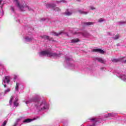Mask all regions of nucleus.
<instances>
[{
	"label": "nucleus",
	"mask_w": 126,
	"mask_h": 126,
	"mask_svg": "<svg viewBox=\"0 0 126 126\" xmlns=\"http://www.w3.org/2000/svg\"><path fill=\"white\" fill-rule=\"evenodd\" d=\"M35 107L36 110L40 112L41 111H48L50 108V105L46 101L37 99L35 100Z\"/></svg>",
	"instance_id": "f257e3e1"
},
{
	"label": "nucleus",
	"mask_w": 126,
	"mask_h": 126,
	"mask_svg": "<svg viewBox=\"0 0 126 126\" xmlns=\"http://www.w3.org/2000/svg\"><path fill=\"white\" fill-rule=\"evenodd\" d=\"M38 54L39 57H44V56H46L47 57H53V58H58L61 56V54L51 52V51L49 50L41 51L38 53Z\"/></svg>",
	"instance_id": "f03ea898"
},
{
	"label": "nucleus",
	"mask_w": 126,
	"mask_h": 126,
	"mask_svg": "<svg viewBox=\"0 0 126 126\" xmlns=\"http://www.w3.org/2000/svg\"><path fill=\"white\" fill-rule=\"evenodd\" d=\"M14 2H15L16 5L18 7V8L21 10V11H24L25 10H29L30 11H33V9L29 7V6L25 5L18 2V0H13Z\"/></svg>",
	"instance_id": "7ed1b4c3"
},
{
	"label": "nucleus",
	"mask_w": 126,
	"mask_h": 126,
	"mask_svg": "<svg viewBox=\"0 0 126 126\" xmlns=\"http://www.w3.org/2000/svg\"><path fill=\"white\" fill-rule=\"evenodd\" d=\"M72 61V57L71 56H65V62L66 64L65 67H68L69 68H74V65L73 63H70V62Z\"/></svg>",
	"instance_id": "20e7f679"
},
{
	"label": "nucleus",
	"mask_w": 126,
	"mask_h": 126,
	"mask_svg": "<svg viewBox=\"0 0 126 126\" xmlns=\"http://www.w3.org/2000/svg\"><path fill=\"white\" fill-rule=\"evenodd\" d=\"M11 80H12V77L11 76H5L4 77V78L2 80V84L4 85V87L5 88H6V85L5 83L8 84Z\"/></svg>",
	"instance_id": "39448f33"
},
{
	"label": "nucleus",
	"mask_w": 126,
	"mask_h": 126,
	"mask_svg": "<svg viewBox=\"0 0 126 126\" xmlns=\"http://www.w3.org/2000/svg\"><path fill=\"white\" fill-rule=\"evenodd\" d=\"M12 102H13L14 107H18V106L19 105V103H18V98H17V97H15V96H11L9 100L10 105L12 104Z\"/></svg>",
	"instance_id": "423d86ee"
},
{
	"label": "nucleus",
	"mask_w": 126,
	"mask_h": 126,
	"mask_svg": "<svg viewBox=\"0 0 126 126\" xmlns=\"http://www.w3.org/2000/svg\"><path fill=\"white\" fill-rule=\"evenodd\" d=\"M47 8H52L55 11H61V9L58 7H56L55 3H48L46 4Z\"/></svg>",
	"instance_id": "0eeeda50"
},
{
	"label": "nucleus",
	"mask_w": 126,
	"mask_h": 126,
	"mask_svg": "<svg viewBox=\"0 0 126 126\" xmlns=\"http://www.w3.org/2000/svg\"><path fill=\"white\" fill-rule=\"evenodd\" d=\"M74 34L77 35V36H83V37L85 38H89L91 36L87 32H75Z\"/></svg>",
	"instance_id": "6e6552de"
},
{
	"label": "nucleus",
	"mask_w": 126,
	"mask_h": 126,
	"mask_svg": "<svg viewBox=\"0 0 126 126\" xmlns=\"http://www.w3.org/2000/svg\"><path fill=\"white\" fill-rule=\"evenodd\" d=\"M33 39H34V37H33L32 35H30L24 37V40L26 43L27 42H32Z\"/></svg>",
	"instance_id": "1a4fd4ad"
},
{
	"label": "nucleus",
	"mask_w": 126,
	"mask_h": 126,
	"mask_svg": "<svg viewBox=\"0 0 126 126\" xmlns=\"http://www.w3.org/2000/svg\"><path fill=\"white\" fill-rule=\"evenodd\" d=\"M0 4H2L1 6H0V16H3L4 14V12L3 11V9H2V6L4 4L3 0H0Z\"/></svg>",
	"instance_id": "9d476101"
},
{
	"label": "nucleus",
	"mask_w": 126,
	"mask_h": 126,
	"mask_svg": "<svg viewBox=\"0 0 126 126\" xmlns=\"http://www.w3.org/2000/svg\"><path fill=\"white\" fill-rule=\"evenodd\" d=\"M117 116V113L114 112L108 113L107 114L104 115V118H114Z\"/></svg>",
	"instance_id": "9b49d317"
},
{
	"label": "nucleus",
	"mask_w": 126,
	"mask_h": 126,
	"mask_svg": "<svg viewBox=\"0 0 126 126\" xmlns=\"http://www.w3.org/2000/svg\"><path fill=\"white\" fill-rule=\"evenodd\" d=\"M42 39H45V40H49V41H54V38L50 37L49 36L43 35L40 36Z\"/></svg>",
	"instance_id": "f8f14e48"
},
{
	"label": "nucleus",
	"mask_w": 126,
	"mask_h": 126,
	"mask_svg": "<svg viewBox=\"0 0 126 126\" xmlns=\"http://www.w3.org/2000/svg\"><path fill=\"white\" fill-rule=\"evenodd\" d=\"M21 85V83H20V82L17 81L16 82V86L15 88V91H16L17 92H18L19 90V86Z\"/></svg>",
	"instance_id": "ddd939ff"
},
{
	"label": "nucleus",
	"mask_w": 126,
	"mask_h": 126,
	"mask_svg": "<svg viewBox=\"0 0 126 126\" xmlns=\"http://www.w3.org/2000/svg\"><path fill=\"white\" fill-rule=\"evenodd\" d=\"M94 61H97V62H99L101 63H106V61H105V60H103V59L101 58L96 57L94 58Z\"/></svg>",
	"instance_id": "4468645a"
},
{
	"label": "nucleus",
	"mask_w": 126,
	"mask_h": 126,
	"mask_svg": "<svg viewBox=\"0 0 126 126\" xmlns=\"http://www.w3.org/2000/svg\"><path fill=\"white\" fill-rule=\"evenodd\" d=\"M35 120H36V118H34V119H25L23 121V123H25L26 124H28L29 123H31V122H33V121H35Z\"/></svg>",
	"instance_id": "2eb2a0df"
},
{
	"label": "nucleus",
	"mask_w": 126,
	"mask_h": 126,
	"mask_svg": "<svg viewBox=\"0 0 126 126\" xmlns=\"http://www.w3.org/2000/svg\"><path fill=\"white\" fill-rule=\"evenodd\" d=\"M93 52H94L95 53H99V54H104L105 51L102 49H94Z\"/></svg>",
	"instance_id": "dca6fc26"
},
{
	"label": "nucleus",
	"mask_w": 126,
	"mask_h": 126,
	"mask_svg": "<svg viewBox=\"0 0 126 126\" xmlns=\"http://www.w3.org/2000/svg\"><path fill=\"white\" fill-rule=\"evenodd\" d=\"M83 24L84 25H85V26H89L90 25H94V22H85V23H83Z\"/></svg>",
	"instance_id": "f3484780"
},
{
	"label": "nucleus",
	"mask_w": 126,
	"mask_h": 126,
	"mask_svg": "<svg viewBox=\"0 0 126 126\" xmlns=\"http://www.w3.org/2000/svg\"><path fill=\"white\" fill-rule=\"evenodd\" d=\"M63 32H59L58 33H57L55 32H53L51 33L52 35H53V36H59V35H62V34H63Z\"/></svg>",
	"instance_id": "a211bd4d"
},
{
	"label": "nucleus",
	"mask_w": 126,
	"mask_h": 126,
	"mask_svg": "<svg viewBox=\"0 0 126 126\" xmlns=\"http://www.w3.org/2000/svg\"><path fill=\"white\" fill-rule=\"evenodd\" d=\"M78 12L80 13L81 14H88V13H89V12H85L82 10H78Z\"/></svg>",
	"instance_id": "6ab92c4d"
},
{
	"label": "nucleus",
	"mask_w": 126,
	"mask_h": 126,
	"mask_svg": "<svg viewBox=\"0 0 126 126\" xmlns=\"http://www.w3.org/2000/svg\"><path fill=\"white\" fill-rule=\"evenodd\" d=\"M78 42H79V39L76 38L71 40L70 43H78Z\"/></svg>",
	"instance_id": "aec40b11"
},
{
	"label": "nucleus",
	"mask_w": 126,
	"mask_h": 126,
	"mask_svg": "<svg viewBox=\"0 0 126 126\" xmlns=\"http://www.w3.org/2000/svg\"><path fill=\"white\" fill-rule=\"evenodd\" d=\"M61 2H63V3H66V1L64 0H61L60 1H56V3H61Z\"/></svg>",
	"instance_id": "412c9836"
},
{
	"label": "nucleus",
	"mask_w": 126,
	"mask_h": 126,
	"mask_svg": "<svg viewBox=\"0 0 126 126\" xmlns=\"http://www.w3.org/2000/svg\"><path fill=\"white\" fill-rule=\"evenodd\" d=\"M64 14L65 15L69 16V15H71V14H72V13L67 10V11H66Z\"/></svg>",
	"instance_id": "4be33fe9"
},
{
	"label": "nucleus",
	"mask_w": 126,
	"mask_h": 126,
	"mask_svg": "<svg viewBox=\"0 0 126 126\" xmlns=\"http://www.w3.org/2000/svg\"><path fill=\"white\" fill-rule=\"evenodd\" d=\"M112 38L114 39V40H118V39L120 38V34H117L115 36H113Z\"/></svg>",
	"instance_id": "5701e85b"
},
{
	"label": "nucleus",
	"mask_w": 126,
	"mask_h": 126,
	"mask_svg": "<svg viewBox=\"0 0 126 126\" xmlns=\"http://www.w3.org/2000/svg\"><path fill=\"white\" fill-rule=\"evenodd\" d=\"M9 92H10V89H7V90H5L4 92V94H7L9 93Z\"/></svg>",
	"instance_id": "b1692460"
},
{
	"label": "nucleus",
	"mask_w": 126,
	"mask_h": 126,
	"mask_svg": "<svg viewBox=\"0 0 126 126\" xmlns=\"http://www.w3.org/2000/svg\"><path fill=\"white\" fill-rule=\"evenodd\" d=\"M112 62H113V63H119V62H120V59H112Z\"/></svg>",
	"instance_id": "393cba45"
},
{
	"label": "nucleus",
	"mask_w": 126,
	"mask_h": 126,
	"mask_svg": "<svg viewBox=\"0 0 126 126\" xmlns=\"http://www.w3.org/2000/svg\"><path fill=\"white\" fill-rule=\"evenodd\" d=\"M126 23V22L125 21H120L118 22V25H122V24H125Z\"/></svg>",
	"instance_id": "a878e982"
},
{
	"label": "nucleus",
	"mask_w": 126,
	"mask_h": 126,
	"mask_svg": "<svg viewBox=\"0 0 126 126\" xmlns=\"http://www.w3.org/2000/svg\"><path fill=\"white\" fill-rule=\"evenodd\" d=\"M104 21H105V20H104V19H103V18H100V19H99L98 20V22L101 23V22H104Z\"/></svg>",
	"instance_id": "bb28decb"
},
{
	"label": "nucleus",
	"mask_w": 126,
	"mask_h": 126,
	"mask_svg": "<svg viewBox=\"0 0 126 126\" xmlns=\"http://www.w3.org/2000/svg\"><path fill=\"white\" fill-rule=\"evenodd\" d=\"M48 20H49L48 19H46L45 18H42L41 19V21H46L48 22Z\"/></svg>",
	"instance_id": "cd10ccee"
},
{
	"label": "nucleus",
	"mask_w": 126,
	"mask_h": 126,
	"mask_svg": "<svg viewBox=\"0 0 126 126\" xmlns=\"http://www.w3.org/2000/svg\"><path fill=\"white\" fill-rule=\"evenodd\" d=\"M31 102H32V99H30L29 100H27L26 102V104H29L30 103H31Z\"/></svg>",
	"instance_id": "c85d7f7f"
},
{
	"label": "nucleus",
	"mask_w": 126,
	"mask_h": 126,
	"mask_svg": "<svg viewBox=\"0 0 126 126\" xmlns=\"http://www.w3.org/2000/svg\"><path fill=\"white\" fill-rule=\"evenodd\" d=\"M11 10L12 12L14 13L15 8L14 6H11Z\"/></svg>",
	"instance_id": "c756f323"
},
{
	"label": "nucleus",
	"mask_w": 126,
	"mask_h": 126,
	"mask_svg": "<svg viewBox=\"0 0 126 126\" xmlns=\"http://www.w3.org/2000/svg\"><path fill=\"white\" fill-rule=\"evenodd\" d=\"M90 9H92V10H94L96 9V8H95V7H94L93 6H90Z\"/></svg>",
	"instance_id": "7c9ffc66"
},
{
	"label": "nucleus",
	"mask_w": 126,
	"mask_h": 126,
	"mask_svg": "<svg viewBox=\"0 0 126 126\" xmlns=\"http://www.w3.org/2000/svg\"><path fill=\"white\" fill-rule=\"evenodd\" d=\"M17 75H14L13 76V79H14V81L15 82L16 79H17Z\"/></svg>",
	"instance_id": "2f4dec72"
},
{
	"label": "nucleus",
	"mask_w": 126,
	"mask_h": 126,
	"mask_svg": "<svg viewBox=\"0 0 126 126\" xmlns=\"http://www.w3.org/2000/svg\"><path fill=\"white\" fill-rule=\"evenodd\" d=\"M7 123V121H4L1 126H5Z\"/></svg>",
	"instance_id": "473e14b6"
},
{
	"label": "nucleus",
	"mask_w": 126,
	"mask_h": 126,
	"mask_svg": "<svg viewBox=\"0 0 126 126\" xmlns=\"http://www.w3.org/2000/svg\"><path fill=\"white\" fill-rule=\"evenodd\" d=\"M2 98H3L2 94H0V99H2Z\"/></svg>",
	"instance_id": "72a5a7b5"
},
{
	"label": "nucleus",
	"mask_w": 126,
	"mask_h": 126,
	"mask_svg": "<svg viewBox=\"0 0 126 126\" xmlns=\"http://www.w3.org/2000/svg\"><path fill=\"white\" fill-rule=\"evenodd\" d=\"M100 69L101 70H103L105 69V67H101V68H100Z\"/></svg>",
	"instance_id": "f704fd0d"
},
{
	"label": "nucleus",
	"mask_w": 126,
	"mask_h": 126,
	"mask_svg": "<svg viewBox=\"0 0 126 126\" xmlns=\"http://www.w3.org/2000/svg\"><path fill=\"white\" fill-rule=\"evenodd\" d=\"M64 126H67V124H66V123H64Z\"/></svg>",
	"instance_id": "c9c22d12"
},
{
	"label": "nucleus",
	"mask_w": 126,
	"mask_h": 126,
	"mask_svg": "<svg viewBox=\"0 0 126 126\" xmlns=\"http://www.w3.org/2000/svg\"><path fill=\"white\" fill-rule=\"evenodd\" d=\"M123 63H126V60H124V61H123Z\"/></svg>",
	"instance_id": "e433bc0d"
},
{
	"label": "nucleus",
	"mask_w": 126,
	"mask_h": 126,
	"mask_svg": "<svg viewBox=\"0 0 126 126\" xmlns=\"http://www.w3.org/2000/svg\"><path fill=\"white\" fill-rule=\"evenodd\" d=\"M76 1H80V0H76Z\"/></svg>",
	"instance_id": "4c0bfd02"
},
{
	"label": "nucleus",
	"mask_w": 126,
	"mask_h": 126,
	"mask_svg": "<svg viewBox=\"0 0 126 126\" xmlns=\"http://www.w3.org/2000/svg\"><path fill=\"white\" fill-rule=\"evenodd\" d=\"M18 121H20V120H19V119H18V120H17V122H18Z\"/></svg>",
	"instance_id": "58836bf2"
},
{
	"label": "nucleus",
	"mask_w": 126,
	"mask_h": 126,
	"mask_svg": "<svg viewBox=\"0 0 126 126\" xmlns=\"http://www.w3.org/2000/svg\"><path fill=\"white\" fill-rule=\"evenodd\" d=\"M0 65L2 66V65H1V64H0Z\"/></svg>",
	"instance_id": "ea45409f"
}]
</instances>
